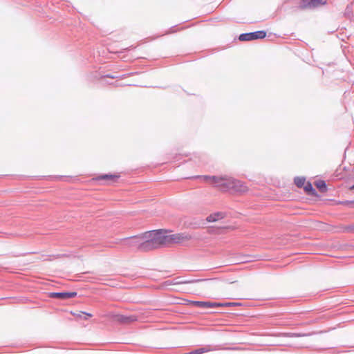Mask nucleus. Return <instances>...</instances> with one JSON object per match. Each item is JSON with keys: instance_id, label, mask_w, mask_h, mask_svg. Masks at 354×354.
<instances>
[{"instance_id": "ddd939ff", "label": "nucleus", "mask_w": 354, "mask_h": 354, "mask_svg": "<svg viewBox=\"0 0 354 354\" xmlns=\"http://www.w3.org/2000/svg\"><path fill=\"white\" fill-rule=\"evenodd\" d=\"M304 190L306 193L311 195H315V190L313 189L312 185L310 183H306L304 186Z\"/></svg>"}, {"instance_id": "20e7f679", "label": "nucleus", "mask_w": 354, "mask_h": 354, "mask_svg": "<svg viewBox=\"0 0 354 354\" xmlns=\"http://www.w3.org/2000/svg\"><path fill=\"white\" fill-rule=\"evenodd\" d=\"M249 188L246 184L235 178L233 179L231 192L237 194H243L248 192Z\"/></svg>"}, {"instance_id": "9d476101", "label": "nucleus", "mask_w": 354, "mask_h": 354, "mask_svg": "<svg viewBox=\"0 0 354 354\" xmlns=\"http://www.w3.org/2000/svg\"><path fill=\"white\" fill-rule=\"evenodd\" d=\"M119 322L122 323H131L137 321L138 317L136 315H130V316H124V315H118V319Z\"/></svg>"}, {"instance_id": "f3484780", "label": "nucleus", "mask_w": 354, "mask_h": 354, "mask_svg": "<svg viewBox=\"0 0 354 354\" xmlns=\"http://www.w3.org/2000/svg\"><path fill=\"white\" fill-rule=\"evenodd\" d=\"M305 335H295V336L296 337H301V336H304Z\"/></svg>"}, {"instance_id": "a211bd4d", "label": "nucleus", "mask_w": 354, "mask_h": 354, "mask_svg": "<svg viewBox=\"0 0 354 354\" xmlns=\"http://www.w3.org/2000/svg\"><path fill=\"white\" fill-rule=\"evenodd\" d=\"M351 189H354V185L352 187H351Z\"/></svg>"}, {"instance_id": "6ab92c4d", "label": "nucleus", "mask_w": 354, "mask_h": 354, "mask_svg": "<svg viewBox=\"0 0 354 354\" xmlns=\"http://www.w3.org/2000/svg\"><path fill=\"white\" fill-rule=\"evenodd\" d=\"M107 77H110V78H114V77L113 76H110V75H108Z\"/></svg>"}, {"instance_id": "7ed1b4c3", "label": "nucleus", "mask_w": 354, "mask_h": 354, "mask_svg": "<svg viewBox=\"0 0 354 354\" xmlns=\"http://www.w3.org/2000/svg\"><path fill=\"white\" fill-rule=\"evenodd\" d=\"M190 304L192 305H193L194 306L203 308H214V307H218V306H232L237 305L235 303L221 304V303H216V302L199 301H190Z\"/></svg>"}, {"instance_id": "f8f14e48", "label": "nucleus", "mask_w": 354, "mask_h": 354, "mask_svg": "<svg viewBox=\"0 0 354 354\" xmlns=\"http://www.w3.org/2000/svg\"><path fill=\"white\" fill-rule=\"evenodd\" d=\"M315 186L317 189H319L321 192H324L326 191V185L325 181L324 180H318L315 183Z\"/></svg>"}, {"instance_id": "6e6552de", "label": "nucleus", "mask_w": 354, "mask_h": 354, "mask_svg": "<svg viewBox=\"0 0 354 354\" xmlns=\"http://www.w3.org/2000/svg\"><path fill=\"white\" fill-rule=\"evenodd\" d=\"M77 292H52L50 297L52 298H58L62 299L73 298L75 297Z\"/></svg>"}, {"instance_id": "0eeeda50", "label": "nucleus", "mask_w": 354, "mask_h": 354, "mask_svg": "<svg viewBox=\"0 0 354 354\" xmlns=\"http://www.w3.org/2000/svg\"><path fill=\"white\" fill-rule=\"evenodd\" d=\"M120 178L118 174H104L100 175L93 178L94 180H106L107 184L115 183Z\"/></svg>"}, {"instance_id": "f03ea898", "label": "nucleus", "mask_w": 354, "mask_h": 354, "mask_svg": "<svg viewBox=\"0 0 354 354\" xmlns=\"http://www.w3.org/2000/svg\"><path fill=\"white\" fill-rule=\"evenodd\" d=\"M199 178L204 183H208L212 187L216 188L218 190H221V185L223 184V182L225 178V176H198Z\"/></svg>"}, {"instance_id": "39448f33", "label": "nucleus", "mask_w": 354, "mask_h": 354, "mask_svg": "<svg viewBox=\"0 0 354 354\" xmlns=\"http://www.w3.org/2000/svg\"><path fill=\"white\" fill-rule=\"evenodd\" d=\"M266 32L263 30L257 31L254 32L241 34L239 36L241 41H251L257 39H263L266 37Z\"/></svg>"}, {"instance_id": "9b49d317", "label": "nucleus", "mask_w": 354, "mask_h": 354, "mask_svg": "<svg viewBox=\"0 0 354 354\" xmlns=\"http://www.w3.org/2000/svg\"><path fill=\"white\" fill-rule=\"evenodd\" d=\"M223 216L221 213H216V214H211L209 216H207V221L208 222H214V221H218V220L223 218Z\"/></svg>"}, {"instance_id": "1a4fd4ad", "label": "nucleus", "mask_w": 354, "mask_h": 354, "mask_svg": "<svg viewBox=\"0 0 354 354\" xmlns=\"http://www.w3.org/2000/svg\"><path fill=\"white\" fill-rule=\"evenodd\" d=\"M234 178L225 176L223 184L221 185V192H231Z\"/></svg>"}, {"instance_id": "2eb2a0df", "label": "nucleus", "mask_w": 354, "mask_h": 354, "mask_svg": "<svg viewBox=\"0 0 354 354\" xmlns=\"http://www.w3.org/2000/svg\"><path fill=\"white\" fill-rule=\"evenodd\" d=\"M82 314L85 315V316L84 317V319H86L87 317H92L91 314H90V313H82V312H80V313H77V314L76 313H73V315L74 316H76L77 317H82Z\"/></svg>"}, {"instance_id": "4468645a", "label": "nucleus", "mask_w": 354, "mask_h": 354, "mask_svg": "<svg viewBox=\"0 0 354 354\" xmlns=\"http://www.w3.org/2000/svg\"><path fill=\"white\" fill-rule=\"evenodd\" d=\"M295 183L298 187H304L306 185V179L303 177H297L295 178Z\"/></svg>"}, {"instance_id": "dca6fc26", "label": "nucleus", "mask_w": 354, "mask_h": 354, "mask_svg": "<svg viewBox=\"0 0 354 354\" xmlns=\"http://www.w3.org/2000/svg\"><path fill=\"white\" fill-rule=\"evenodd\" d=\"M351 230L354 232V225L351 227Z\"/></svg>"}, {"instance_id": "aec40b11", "label": "nucleus", "mask_w": 354, "mask_h": 354, "mask_svg": "<svg viewBox=\"0 0 354 354\" xmlns=\"http://www.w3.org/2000/svg\"><path fill=\"white\" fill-rule=\"evenodd\" d=\"M352 202H349V201H347V202H345V203H351Z\"/></svg>"}, {"instance_id": "f257e3e1", "label": "nucleus", "mask_w": 354, "mask_h": 354, "mask_svg": "<svg viewBox=\"0 0 354 354\" xmlns=\"http://www.w3.org/2000/svg\"><path fill=\"white\" fill-rule=\"evenodd\" d=\"M189 239L183 234H167L162 230H153L132 237L129 245L141 252H148L167 244L183 243Z\"/></svg>"}, {"instance_id": "423d86ee", "label": "nucleus", "mask_w": 354, "mask_h": 354, "mask_svg": "<svg viewBox=\"0 0 354 354\" xmlns=\"http://www.w3.org/2000/svg\"><path fill=\"white\" fill-rule=\"evenodd\" d=\"M326 0H301L300 8L306 9L316 8L320 6L326 5Z\"/></svg>"}]
</instances>
